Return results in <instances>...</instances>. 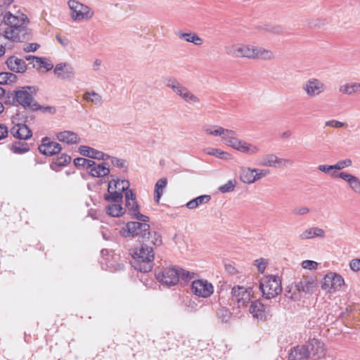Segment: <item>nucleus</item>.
<instances>
[{
    "instance_id": "nucleus-3",
    "label": "nucleus",
    "mask_w": 360,
    "mask_h": 360,
    "mask_svg": "<svg viewBox=\"0 0 360 360\" xmlns=\"http://www.w3.org/2000/svg\"><path fill=\"white\" fill-rule=\"evenodd\" d=\"M124 237L139 236V242L143 240V236L154 240L155 243H162L161 236L155 231L150 229V225L144 221H129L120 231Z\"/></svg>"
},
{
    "instance_id": "nucleus-55",
    "label": "nucleus",
    "mask_w": 360,
    "mask_h": 360,
    "mask_svg": "<svg viewBox=\"0 0 360 360\" xmlns=\"http://www.w3.org/2000/svg\"><path fill=\"white\" fill-rule=\"evenodd\" d=\"M256 172H255V181L261 179L262 178L269 175L270 174V171L266 169H255Z\"/></svg>"
},
{
    "instance_id": "nucleus-20",
    "label": "nucleus",
    "mask_w": 360,
    "mask_h": 360,
    "mask_svg": "<svg viewBox=\"0 0 360 360\" xmlns=\"http://www.w3.org/2000/svg\"><path fill=\"white\" fill-rule=\"evenodd\" d=\"M6 63L10 70L17 73H23L27 70L25 62L14 56H10Z\"/></svg>"
},
{
    "instance_id": "nucleus-23",
    "label": "nucleus",
    "mask_w": 360,
    "mask_h": 360,
    "mask_svg": "<svg viewBox=\"0 0 360 360\" xmlns=\"http://www.w3.org/2000/svg\"><path fill=\"white\" fill-rule=\"evenodd\" d=\"M249 311L252 316L258 320H263L266 317L265 307L259 300L251 302Z\"/></svg>"
},
{
    "instance_id": "nucleus-52",
    "label": "nucleus",
    "mask_w": 360,
    "mask_h": 360,
    "mask_svg": "<svg viewBox=\"0 0 360 360\" xmlns=\"http://www.w3.org/2000/svg\"><path fill=\"white\" fill-rule=\"evenodd\" d=\"M111 163L113 166L119 168V169H124L127 170V162L125 160L112 157L111 158Z\"/></svg>"
},
{
    "instance_id": "nucleus-62",
    "label": "nucleus",
    "mask_w": 360,
    "mask_h": 360,
    "mask_svg": "<svg viewBox=\"0 0 360 360\" xmlns=\"http://www.w3.org/2000/svg\"><path fill=\"white\" fill-rule=\"evenodd\" d=\"M313 234L315 237L318 238H324L325 237V231L319 227H313Z\"/></svg>"
},
{
    "instance_id": "nucleus-43",
    "label": "nucleus",
    "mask_w": 360,
    "mask_h": 360,
    "mask_svg": "<svg viewBox=\"0 0 360 360\" xmlns=\"http://www.w3.org/2000/svg\"><path fill=\"white\" fill-rule=\"evenodd\" d=\"M206 153L208 155L219 158L220 159H227L230 155L221 149L214 148H208L206 150Z\"/></svg>"
},
{
    "instance_id": "nucleus-10",
    "label": "nucleus",
    "mask_w": 360,
    "mask_h": 360,
    "mask_svg": "<svg viewBox=\"0 0 360 360\" xmlns=\"http://www.w3.org/2000/svg\"><path fill=\"white\" fill-rule=\"evenodd\" d=\"M302 89L309 97H314L323 93L326 86L320 79L314 77L303 84Z\"/></svg>"
},
{
    "instance_id": "nucleus-56",
    "label": "nucleus",
    "mask_w": 360,
    "mask_h": 360,
    "mask_svg": "<svg viewBox=\"0 0 360 360\" xmlns=\"http://www.w3.org/2000/svg\"><path fill=\"white\" fill-rule=\"evenodd\" d=\"M302 240L314 238L313 234V228H309L304 231L299 236Z\"/></svg>"
},
{
    "instance_id": "nucleus-50",
    "label": "nucleus",
    "mask_w": 360,
    "mask_h": 360,
    "mask_svg": "<svg viewBox=\"0 0 360 360\" xmlns=\"http://www.w3.org/2000/svg\"><path fill=\"white\" fill-rule=\"evenodd\" d=\"M352 165V160L349 158L338 161L335 165V170H341L346 167H350Z\"/></svg>"
},
{
    "instance_id": "nucleus-17",
    "label": "nucleus",
    "mask_w": 360,
    "mask_h": 360,
    "mask_svg": "<svg viewBox=\"0 0 360 360\" xmlns=\"http://www.w3.org/2000/svg\"><path fill=\"white\" fill-rule=\"evenodd\" d=\"M55 75L61 79H68L75 75V70L71 64L68 63H60L57 64L53 70Z\"/></svg>"
},
{
    "instance_id": "nucleus-40",
    "label": "nucleus",
    "mask_w": 360,
    "mask_h": 360,
    "mask_svg": "<svg viewBox=\"0 0 360 360\" xmlns=\"http://www.w3.org/2000/svg\"><path fill=\"white\" fill-rule=\"evenodd\" d=\"M339 90L343 94L352 95L356 92L360 91V83L354 82L346 84L340 86Z\"/></svg>"
},
{
    "instance_id": "nucleus-41",
    "label": "nucleus",
    "mask_w": 360,
    "mask_h": 360,
    "mask_svg": "<svg viewBox=\"0 0 360 360\" xmlns=\"http://www.w3.org/2000/svg\"><path fill=\"white\" fill-rule=\"evenodd\" d=\"M203 131L208 135L220 136L221 138L224 134V128L218 125H210L205 127Z\"/></svg>"
},
{
    "instance_id": "nucleus-47",
    "label": "nucleus",
    "mask_w": 360,
    "mask_h": 360,
    "mask_svg": "<svg viewBox=\"0 0 360 360\" xmlns=\"http://www.w3.org/2000/svg\"><path fill=\"white\" fill-rule=\"evenodd\" d=\"M217 316L219 319L223 323H227L231 319V312L224 307H221L217 311Z\"/></svg>"
},
{
    "instance_id": "nucleus-30",
    "label": "nucleus",
    "mask_w": 360,
    "mask_h": 360,
    "mask_svg": "<svg viewBox=\"0 0 360 360\" xmlns=\"http://www.w3.org/2000/svg\"><path fill=\"white\" fill-rule=\"evenodd\" d=\"M211 198L210 195H202L188 201L186 207L189 210H194L202 205L207 204Z\"/></svg>"
},
{
    "instance_id": "nucleus-22",
    "label": "nucleus",
    "mask_w": 360,
    "mask_h": 360,
    "mask_svg": "<svg viewBox=\"0 0 360 360\" xmlns=\"http://www.w3.org/2000/svg\"><path fill=\"white\" fill-rule=\"evenodd\" d=\"M309 358L307 349L304 345L292 347L288 354V360H308Z\"/></svg>"
},
{
    "instance_id": "nucleus-13",
    "label": "nucleus",
    "mask_w": 360,
    "mask_h": 360,
    "mask_svg": "<svg viewBox=\"0 0 360 360\" xmlns=\"http://www.w3.org/2000/svg\"><path fill=\"white\" fill-rule=\"evenodd\" d=\"M232 300L236 302L238 307H244L250 303L251 292L243 286H235L231 290Z\"/></svg>"
},
{
    "instance_id": "nucleus-27",
    "label": "nucleus",
    "mask_w": 360,
    "mask_h": 360,
    "mask_svg": "<svg viewBox=\"0 0 360 360\" xmlns=\"http://www.w3.org/2000/svg\"><path fill=\"white\" fill-rule=\"evenodd\" d=\"M22 18H19L16 15H13L11 12H6L4 15V22L8 27H14L18 26H24L25 21L27 17L24 18V15H22Z\"/></svg>"
},
{
    "instance_id": "nucleus-46",
    "label": "nucleus",
    "mask_w": 360,
    "mask_h": 360,
    "mask_svg": "<svg viewBox=\"0 0 360 360\" xmlns=\"http://www.w3.org/2000/svg\"><path fill=\"white\" fill-rule=\"evenodd\" d=\"M285 296L296 301L300 299V295L297 290H295V286H288L285 290Z\"/></svg>"
},
{
    "instance_id": "nucleus-51",
    "label": "nucleus",
    "mask_w": 360,
    "mask_h": 360,
    "mask_svg": "<svg viewBox=\"0 0 360 360\" xmlns=\"http://www.w3.org/2000/svg\"><path fill=\"white\" fill-rule=\"evenodd\" d=\"M273 156V153H269L263 155L259 159V165L261 166L271 167L273 162V158L271 157Z\"/></svg>"
},
{
    "instance_id": "nucleus-49",
    "label": "nucleus",
    "mask_w": 360,
    "mask_h": 360,
    "mask_svg": "<svg viewBox=\"0 0 360 360\" xmlns=\"http://www.w3.org/2000/svg\"><path fill=\"white\" fill-rule=\"evenodd\" d=\"M37 63L39 67L46 69V71H49L53 68V64L46 58L39 57V60H38Z\"/></svg>"
},
{
    "instance_id": "nucleus-2",
    "label": "nucleus",
    "mask_w": 360,
    "mask_h": 360,
    "mask_svg": "<svg viewBox=\"0 0 360 360\" xmlns=\"http://www.w3.org/2000/svg\"><path fill=\"white\" fill-rule=\"evenodd\" d=\"M38 88L35 86H24L19 87L8 98L12 97L13 105H21L25 109H28L31 112H35L41 108L39 105L34 99Z\"/></svg>"
},
{
    "instance_id": "nucleus-1",
    "label": "nucleus",
    "mask_w": 360,
    "mask_h": 360,
    "mask_svg": "<svg viewBox=\"0 0 360 360\" xmlns=\"http://www.w3.org/2000/svg\"><path fill=\"white\" fill-rule=\"evenodd\" d=\"M140 247L131 250L130 254L133 260L131 266L136 270L147 273L153 267L155 252L154 246H160L162 243H155L154 240H149L148 237L143 236V240H140Z\"/></svg>"
},
{
    "instance_id": "nucleus-5",
    "label": "nucleus",
    "mask_w": 360,
    "mask_h": 360,
    "mask_svg": "<svg viewBox=\"0 0 360 360\" xmlns=\"http://www.w3.org/2000/svg\"><path fill=\"white\" fill-rule=\"evenodd\" d=\"M165 85L187 103H198L200 101L195 95L174 77L167 78L165 80Z\"/></svg>"
},
{
    "instance_id": "nucleus-9",
    "label": "nucleus",
    "mask_w": 360,
    "mask_h": 360,
    "mask_svg": "<svg viewBox=\"0 0 360 360\" xmlns=\"http://www.w3.org/2000/svg\"><path fill=\"white\" fill-rule=\"evenodd\" d=\"M255 46L243 44H237L225 48L228 55L234 57L253 58Z\"/></svg>"
},
{
    "instance_id": "nucleus-31",
    "label": "nucleus",
    "mask_w": 360,
    "mask_h": 360,
    "mask_svg": "<svg viewBox=\"0 0 360 360\" xmlns=\"http://www.w3.org/2000/svg\"><path fill=\"white\" fill-rule=\"evenodd\" d=\"M274 53L262 47H255L253 59L271 60L274 58Z\"/></svg>"
},
{
    "instance_id": "nucleus-21",
    "label": "nucleus",
    "mask_w": 360,
    "mask_h": 360,
    "mask_svg": "<svg viewBox=\"0 0 360 360\" xmlns=\"http://www.w3.org/2000/svg\"><path fill=\"white\" fill-rule=\"evenodd\" d=\"M108 163L103 162L97 164L94 161V165L89 167L88 173L93 177H104L110 174V169L107 167Z\"/></svg>"
},
{
    "instance_id": "nucleus-39",
    "label": "nucleus",
    "mask_w": 360,
    "mask_h": 360,
    "mask_svg": "<svg viewBox=\"0 0 360 360\" xmlns=\"http://www.w3.org/2000/svg\"><path fill=\"white\" fill-rule=\"evenodd\" d=\"M271 158H273L271 167L282 168L288 166H291L294 164L293 160L287 158H278L275 154H274V156Z\"/></svg>"
},
{
    "instance_id": "nucleus-15",
    "label": "nucleus",
    "mask_w": 360,
    "mask_h": 360,
    "mask_svg": "<svg viewBox=\"0 0 360 360\" xmlns=\"http://www.w3.org/2000/svg\"><path fill=\"white\" fill-rule=\"evenodd\" d=\"M39 152L47 156H52L60 152L61 146L55 141H51L50 139L45 137L38 148Z\"/></svg>"
},
{
    "instance_id": "nucleus-42",
    "label": "nucleus",
    "mask_w": 360,
    "mask_h": 360,
    "mask_svg": "<svg viewBox=\"0 0 360 360\" xmlns=\"http://www.w3.org/2000/svg\"><path fill=\"white\" fill-rule=\"evenodd\" d=\"M123 194L119 191H108V193L104 195V199L107 202H122Z\"/></svg>"
},
{
    "instance_id": "nucleus-54",
    "label": "nucleus",
    "mask_w": 360,
    "mask_h": 360,
    "mask_svg": "<svg viewBox=\"0 0 360 360\" xmlns=\"http://www.w3.org/2000/svg\"><path fill=\"white\" fill-rule=\"evenodd\" d=\"M318 263L312 260H304L302 262V267L303 269L315 270L317 269Z\"/></svg>"
},
{
    "instance_id": "nucleus-25",
    "label": "nucleus",
    "mask_w": 360,
    "mask_h": 360,
    "mask_svg": "<svg viewBox=\"0 0 360 360\" xmlns=\"http://www.w3.org/2000/svg\"><path fill=\"white\" fill-rule=\"evenodd\" d=\"M221 140L226 146L236 149L238 142L240 139L236 137V131L231 129H224V134L221 136Z\"/></svg>"
},
{
    "instance_id": "nucleus-45",
    "label": "nucleus",
    "mask_w": 360,
    "mask_h": 360,
    "mask_svg": "<svg viewBox=\"0 0 360 360\" xmlns=\"http://www.w3.org/2000/svg\"><path fill=\"white\" fill-rule=\"evenodd\" d=\"M71 161V157L65 153H63L58 157L55 161L53 162V164L59 166V167H65L68 165Z\"/></svg>"
},
{
    "instance_id": "nucleus-11",
    "label": "nucleus",
    "mask_w": 360,
    "mask_h": 360,
    "mask_svg": "<svg viewBox=\"0 0 360 360\" xmlns=\"http://www.w3.org/2000/svg\"><path fill=\"white\" fill-rule=\"evenodd\" d=\"M344 283V279L340 275L331 272L324 276L321 288L329 292H333L338 290Z\"/></svg>"
},
{
    "instance_id": "nucleus-60",
    "label": "nucleus",
    "mask_w": 360,
    "mask_h": 360,
    "mask_svg": "<svg viewBox=\"0 0 360 360\" xmlns=\"http://www.w3.org/2000/svg\"><path fill=\"white\" fill-rule=\"evenodd\" d=\"M349 266L354 271L360 270V259H353L350 261Z\"/></svg>"
},
{
    "instance_id": "nucleus-26",
    "label": "nucleus",
    "mask_w": 360,
    "mask_h": 360,
    "mask_svg": "<svg viewBox=\"0 0 360 360\" xmlns=\"http://www.w3.org/2000/svg\"><path fill=\"white\" fill-rule=\"evenodd\" d=\"M235 150L249 155H256L260 150L257 146L243 140H240Z\"/></svg>"
},
{
    "instance_id": "nucleus-64",
    "label": "nucleus",
    "mask_w": 360,
    "mask_h": 360,
    "mask_svg": "<svg viewBox=\"0 0 360 360\" xmlns=\"http://www.w3.org/2000/svg\"><path fill=\"white\" fill-rule=\"evenodd\" d=\"M124 192L125 202L131 201L132 200L136 199V196L132 190L128 188L127 191H124Z\"/></svg>"
},
{
    "instance_id": "nucleus-58",
    "label": "nucleus",
    "mask_w": 360,
    "mask_h": 360,
    "mask_svg": "<svg viewBox=\"0 0 360 360\" xmlns=\"http://www.w3.org/2000/svg\"><path fill=\"white\" fill-rule=\"evenodd\" d=\"M347 124L345 122H342L335 120H328L325 122L326 126L334 127V128H340L345 127Z\"/></svg>"
},
{
    "instance_id": "nucleus-35",
    "label": "nucleus",
    "mask_w": 360,
    "mask_h": 360,
    "mask_svg": "<svg viewBox=\"0 0 360 360\" xmlns=\"http://www.w3.org/2000/svg\"><path fill=\"white\" fill-rule=\"evenodd\" d=\"M106 212L111 217H118L124 214L125 208L121 205L120 202H114L106 207Z\"/></svg>"
},
{
    "instance_id": "nucleus-6",
    "label": "nucleus",
    "mask_w": 360,
    "mask_h": 360,
    "mask_svg": "<svg viewBox=\"0 0 360 360\" xmlns=\"http://www.w3.org/2000/svg\"><path fill=\"white\" fill-rule=\"evenodd\" d=\"M155 278L162 285L171 287L176 285L180 278L179 268L166 267L155 270Z\"/></svg>"
},
{
    "instance_id": "nucleus-63",
    "label": "nucleus",
    "mask_w": 360,
    "mask_h": 360,
    "mask_svg": "<svg viewBox=\"0 0 360 360\" xmlns=\"http://www.w3.org/2000/svg\"><path fill=\"white\" fill-rule=\"evenodd\" d=\"M39 47V45L37 43L29 44L26 47L24 48L25 52H34Z\"/></svg>"
},
{
    "instance_id": "nucleus-14",
    "label": "nucleus",
    "mask_w": 360,
    "mask_h": 360,
    "mask_svg": "<svg viewBox=\"0 0 360 360\" xmlns=\"http://www.w3.org/2000/svg\"><path fill=\"white\" fill-rule=\"evenodd\" d=\"M330 176L333 179L340 178L346 181L349 188L356 195H360V179L345 172H333Z\"/></svg>"
},
{
    "instance_id": "nucleus-24",
    "label": "nucleus",
    "mask_w": 360,
    "mask_h": 360,
    "mask_svg": "<svg viewBox=\"0 0 360 360\" xmlns=\"http://www.w3.org/2000/svg\"><path fill=\"white\" fill-rule=\"evenodd\" d=\"M25 26H18L14 27H8L4 30V37L5 39L12 40L13 41H20V33L25 32Z\"/></svg>"
},
{
    "instance_id": "nucleus-34",
    "label": "nucleus",
    "mask_w": 360,
    "mask_h": 360,
    "mask_svg": "<svg viewBox=\"0 0 360 360\" xmlns=\"http://www.w3.org/2000/svg\"><path fill=\"white\" fill-rule=\"evenodd\" d=\"M176 35L187 42L193 43L195 45H201L203 42L202 39L195 33H184L181 31L176 32Z\"/></svg>"
},
{
    "instance_id": "nucleus-48",
    "label": "nucleus",
    "mask_w": 360,
    "mask_h": 360,
    "mask_svg": "<svg viewBox=\"0 0 360 360\" xmlns=\"http://www.w3.org/2000/svg\"><path fill=\"white\" fill-rule=\"evenodd\" d=\"M236 186V180H229L225 184L219 186L218 189L222 193H230L234 190Z\"/></svg>"
},
{
    "instance_id": "nucleus-8",
    "label": "nucleus",
    "mask_w": 360,
    "mask_h": 360,
    "mask_svg": "<svg viewBox=\"0 0 360 360\" xmlns=\"http://www.w3.org/2000/svg\"><path fill=\"white\" fill-rule=\"evenodd\" d=\"M191 292L196 296L207 298L212 295L214 287L212 284L205 279L195 280L191 283Z\"/></svg>"
},
{
    "instance_id": "nucleus-18",
    "label": "nucleus",
    "mask_w": 360,
    "mask_h": 360,
    "mask_svg": "<svg viewBox=\"0 0 360 360\" xmlns=\"http://www.w3.org/2000/svg\"><path fill=\"white\" fill-rule=\"evenodd\" d=\"M127 209L128 213L134 219L144 222L149 221V217L146 215L142 214L139 212V206L136 200L125 202V210Z\"/></svg>"
},
{
    "instance_id": "nucleus-44",
    "label": "nucleus",
    "mask_w": 360,
    "mask_h": 360,
    "mask_svg": "<svg viewBox=\"0 0 360 360\" xmlns=\"http://www.w3.org/2000/svg\"><path fill=\"white\" fill-rule=\"evenodd\" d=\"M74 165L77 167H82L89 169L91 165H94V161L84 158H77L74 160Z\"/></svg>"
},
{
    "instance_id": "nucleus-4",
    "label": "nucleus",
    "mask_w": 360,
    "mask_h": 360,
    "mask_svg": "<svg viewBox=\"0 0 360 360\" xmlns=\"http://www.w3.org/2000/svg\"><path fill=\"white\" fill-rule=\"evenodd\" d=\"M259 289L266 299L274 298L282 292L281 280L275 275L264 276L260 281Z\"/></svg>"
},
{
    "instance_id": "nucleus-28",
    "label": "nucleus",
    "mask_w": 360,
    "mask_h": 360,
    "mask_svg": "<svg viewBox=\"0 0 360 360\" xmlns=\"http://www.w3.org/2000/svg\"><path fill=\"white\" fill-rule=\"evenodd\" d=\"M130 184L128 180L123 179L120 181V179H111L108 182V190L119 191L123 194L124 191H127L129 188Z\"/></svg>"
},
{
    "instance_id": "nucleus-59",
    "label": "nucleus",
    "mask_w": 360,
    "mask_h": 360,
    "mask_svg": "<svg viewBox=\"0 0 360 360\" xmlns=\"http://www.w3.org/2000/svg\"><path fill=\"white\" fill-rule=\"evenodd\" d=\"M309 212V209L307 207H295L292 210V213L295 215H305Z\"/></svg>"
},
{
    "instance_id": "nucleus-7",
    "label": "nucleus",
    "mask_w": 360,
    "mask_h": 360,
    "mask_svg": "<svg viewBox=\"0 0 360 360\" xmlns=\"http://www.w3.org/2000/svg\"><path fill=\"white\" fill-rule=\"evenodd\" d=\"M68 4L71 11V17L74 21H82L92 18L94 13L90 11L89 6L75 0H69Z\"/></svg>"
},
{
    "instance_id": "nucleus-53",
    "label": "nucleus",
    "mask_w": 360,
    "mask_h": 360,
    "mask_svg": "<svg viewBox=\"0 0 360 360\" xmlns=\"http://www.w3.org/2000/svg\"><path fill=\"white\" fill-rule=\"evenodd\" d=\"M267 263V261L264 258H259L255 261V264L257 267V270L259 273H263L264 271Z\"/></svg>"
},
{
    "instance_id": "nucleus-38",
    "label": "nucleus",
    "mask_w": 360,
    "mask_h": 360,
    "mask_svg": "<svg viewBox=\"0 0 360 360\" xmlns=\"http://www.w3.org/2000/svg\"><path fill=\"white\" fill-rule=\"evenodd\" d=\"M167 184V180L166 178H161L156 182L155 186V199L157 202H159Z\"/></svg>"
},
{
    "instance_id": "nucleus-33",
    "label": "nucleus",
    "mask_w": 360,
    "mask_h": 360,
    "mask_svg": "<svg viewBox=\"0 0 360 360\" xmlns=\"http://www.w3.org/2000/svg\"><path fill=\"white\" fill-rule=\"evenodd\" d=\"M255 169L249 167L242 168L240 172V179L245 184H252L255 182Z\"/></svg>"
},
{
    "instance_id": "nucleus-16",
    "label": "nucleus",
    "mask_w": 360,
    "mask_h": 360,
    "mask_svg": "<svg viewBox=\"0 0 360 360\" xmlns=\"http://www.w3.org/2000/svg\"><path fill=\"white\" fill-rule=\"evenodd\" d=\"M10 132L13 137L20 140H27L32 136V130L25 123H15Z\"/></svg>"
},
{
    "instance_id": "nucleus-29",
    "label": "nucleus",
    "mask_w": 360,
    "mask_h": 360,
    "mask_svg": "<svg viewBox=\"0 0 360 360\" xmlns=\"http://www.w3.org/2000/svg\"><path fill=\"white\" fill-rule=\"evenodd\" d=\"M57 139L59 141L68 144H76L80 141L77 134L72 131H64L57 134Z\"/></svg>"
},
{
    "instance_id": "nucleus-19",
    "label": "nucleus",
    "mask_w": 360,
    "mask_h": 360,
    "mask_svg": "<svg viewBox=\"0 0 360 360\" xmlns=\"http://www.w3.org/2000/svg\"><path fill=\"white\" fill-rule=\"evenodd\" d=\"M316 287V281L311 277H306L295 283V290H297L299 293L301 292L312 293Z\"/></svg>"
},
{
    "instance_id": "nucleus-32",
    "label": "nucleus",
    "mask_w": 360,
    "mask_h": 360,
    "mask_svg": "<svg viewBox=\"0 0 360 360\" xmlns=\"http://www.w3.org/2000/svg\"><path fill=\"white\" fill-rule=\"evenodd\" d=\"M81 155L92 159L102 158V152L86 146H81L79 148Z\"/></svg>"
},
{
    "instance_id": "nucleus-61",
    "label": "nucleus",
    "mask_w": 360,
    "mask_h": 360,
    "mask_svg": "<svg viewBox=\"0 0 360 360\" xmlns=\"http://www.w3.org/2000/svg\"><path fill=\"white\" fill-rule=\"evenodd\" d=\"M8 129L4 124H0V140H2L8 136Z\"/></svg>"
},
{
    "instance_id": "nucleus-12",
    "label": "nucleus",
    "mask_w": 360,
    "mask_h": 360,
    "mask_svg": "<svg viewBox=\"0 0 360 360\" xmlns=\"http://www.w3.org/2000/svg\"><path fill=\"white\" fill-rule=\"evenodd\" d=\"M303 345L307 349L309 357L314 360L320 359L325 355L324 345L319 339L309 338Z\"/></svg>"
},
{
    "instance_id": "nucleus-57",
    "label": "nucleus",
    "mask_w": 360,
    "mask_h": 360,
    "mask_svg": "<svg viewBox=\"0 0 360 360\" xmlns=\"http://www.w3.org/2000/svg\"><path fill=\"white\" fill-rule=\"evenodd\" d=\"M318 169L322 172H324L326 174H330L333 172H335L334 165H320L318 166Z\"/></svg>"
},
{
    "instance_id": "nucleus-36",
    "label": "nucleus",
    "mask_w": 360,
    "mask_h": 360,
    "mask_svg": "<svg viewBox=\"0 0 360 360\" xmlns=\"http://www.w3.org/2000/svg\"><path fill=\"white\" fill-rule=\"evenodd\" d=\"M8 148L15 154H23L30 149L27 143L22 141H15L11 145H8Z\"/></svg>"
},
{
    "instance_id": "nucleus-37",
    "label": "nucleus",
    "mask_w": 360,
    "mask_h": 360,
    "mask_svg": "<svg viewBox=\"0 0 360 360\" xmlns=\"http://www.w3.org/2000/svg\"><path fill=\"white\" fill-rule=\"evenodd\" d=\"M83 99L95 105H101L103 103L102 96L94 91H86L83 94Z\"/></svg>"
}]
</instances>
